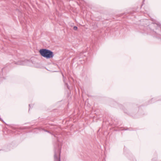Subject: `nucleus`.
I'll use <instances>...</instances> for the list:
<instances>
[{"label": "nucleus", "instance_id": "nucleus-1", "mask_svg": "<svg viewBox=\"0 0 161 161\" xmlns=\"http://www.w3.org/2000/svg\"><path fill=\"white\" fill-rule=\"evenodd\" d=\"M39 53L42 56L47 59L52 58L54 56L53 52L47 49H41Z\"/></svg>", "mask_w": 161, "mask_h": 161}, {"label": "nucleus", "instance_id": "nucleus-2", "mask_svg": "<svg viewBox=\"0 0 161 161\" xmlns=\"http://www.w3.org/2000/svg\"><path fill=\"white\" fill-rule=\"evenodd\" d=\"M155 24L158 26L156 28V29H157L159 27L160 28L161 31V25L159 24H157L156 23H155Z\"/></svg>", "mask_w": 161, "mask_h": 161}, {"label": "nucleus", "instance_id": "nucleus-3", "mask_svg": "<svg viewBox=\"0 0 161 161\" xmlns=\"http://www.w3.org/2000/svg\"><path fill=\"white\" fill-rule=\"evenodd\" d=\"M14 64H17V65H19V64H21L19 62H14Z\"/></svg>", "mask_w": 161, "mask_h": 161}, {"label": "nucleus", "instance_id": "nucleus-4", "mask_svg": "<svg viewBox=\"0 0 161 161\" xmlns=\"http://www.w3.org/2000/svg\"><path fill=\"white\" fill-rule=\"evenodd\" d=\"M55 160L56 161H60V160L59 159H58L57 157H56L55 156H54Z\"/></svg>", "mask_w": 161, "mask_h": 161}, {"label": "nucleus", "instance_id": "nucleus-5", "mask_svg": "<svg viewBox=\"0 0 161 161\" xmlns=\"http://www.w3.org/2000/svg\"><path fill=\"white\" fill-rule=\"evenodd\" d=\"M77 27L76 26H74L73 27V29L75 30H76L77 29Z\"/></svg>", "mask_w": 161, "mask_h": 161}]
</instances>
